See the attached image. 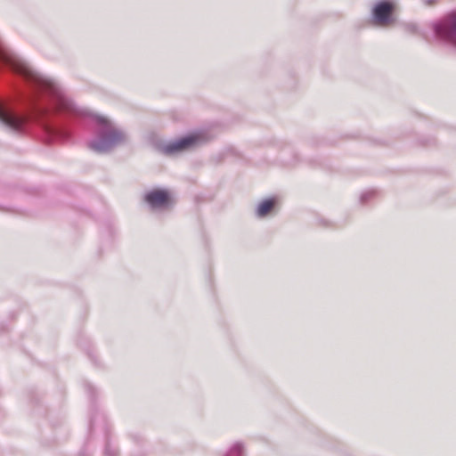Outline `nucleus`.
<instances>
[{"instance_id":"1","label":"nucleus","mask_w":456,"mask_h":456,"mask_svg":"<svg viewBox=\"0 0 456 456\" xmlns=\"http://www.w3.org/2000/svg\"><path fill=\"white\" fill-rule=\"evenodd\" d=\"M395 5L388 1H383L376 4L373 9L375 23L379 26L387 27L393 23L392 13Z\"/></svg>"},{"instance_id":"2","label":"nucleus","mask_w":456,"mask_h":456,"mask_svg":"<svg viewBox=\"0 0 456 456\" xmlns=\"http://www.w3.org/2000/svg\"><path fill=\"white\" fill-rule=\"evenodd\" d=\"M202 141L203 136L201 134H192L166 145L163 151L167 154H173L188 150Z\"/></svg>"},{"instance_id":"3","label":"nucleus","mask_w":456,"mask_h":456,"mask_svg":"<svg viewBox=\"0 0 456 456\" xmlns=\"http://www.w3.org/2000/svg\"><path fill=\"white\" fill-rule=\"evenodd\" d=\"M144 200L153 208H167L172 203L169 192L160 189L148 192Z\"/></svg>"},{"instance_id":"4","label":"nucleus","mask_w":456,"mask_h":456,"mask_svg":"<svg viewBox=\"0 0 456 456\" xmlns=\"http://www.w3.org/2000/svg\"><path fill=\"white\" fill-rule=\"evenodd\" d=\"M0 121L11 129L19 131L26 123V118L0 107Z\"/></svg>"},{"instance_id":"5","label":"nucleus","mask_w":456,"mask_h":456,"mask_svg":"<svg viewBox=\"0 0 456 456\" xmlns=\"http://www.w3.org/2000/svg\"><path fill=\"white\" fill-rule=\"evenodd\" d=\"M17 70L29 79H32L38 83L42 82L49 88L53 87V85L50 81L43 80L37 74H36L30 68L26 66L25 64H19L17 67Z\"/></svg>"},{"instance_id":"6","label":"nucleus","mask_w":456,"mask_h":456,"mask_svg":"<svg viewBox=\"0 0 456 456\" xmlns=\"http://www.w3.org/2000/svg\"><path fill=\"white\" fill-rule=\"evenodd\" d=\"M444 32L456 44V13L450 15L444 24Z\"/></svg>"},{"instance_id":"7","label":"nucleus","mask_w":456,"mask_h":456,"mask_svg":"<svg viewBox=\"0 0 456 456\" xmlns=\"http://www.w3.org/2000/svg\"><path fill=\"white\" fill-rule=\"evenodd\" d=\"M274 205H275V200L273 199H268V200H264L263 202H261L258 205V208L256 210L257 216L260 217L265 216L273 210V208H274Z\"/></svg>"},{"instance_id":"8","label":"nucleus","mask_w":456,"mask_h":456,"mask_svg":"<svg viewBox=\"0 0 456 456\" xmlns=\"http://www.w3.org/2000/svg\"><path fill=\"white\" fill-rule=\"evenodd\" d=\"M125 140V134L117 129H112L106 136L105 142L109 144H115Z\"/></svg>"},{"instance_id":"9","label":"nucleus","mask_w":456,"mask_h":456,"mask_svg":"<svg viewBox=\"0 0 456 456\" xmlns=\"http://www.w3.org/2000/svg\"><path fill=\"white\" fill-rule=\"evenodd\" d=\"M59 108L61 110H69V103L68 100L64 99L63 97H60L59 99Z\"/></svg>"},{"instance_id":"10","label":"nucleus","mask_w":456,"mask_h":456,"mask_svg":"<svg viewBox=\"0 0 456 456\" xmlns=\"http://www.w3.org/2000/svg\"><path fill=\"white\" fill-rule=\"evenodd\" d=\"M92 148L97 151H103L105 150L104 146L100 145L99 143H94Z\"/></svg>"},{"instance_id":"11","label":"nucleus","mask_w":456,"mask_h":456,"mask_svg":"<svg viewBox=\"0 0 456 456\" xmlns=\"http://www.w3.org/2000/svg\"><path fill=\"white\" fill-rule=\"evenodd\" d=\"M100 122L102 123V124H105L107 126H110V122L106 118H100Z\"/></svg>"}]
</instances>
